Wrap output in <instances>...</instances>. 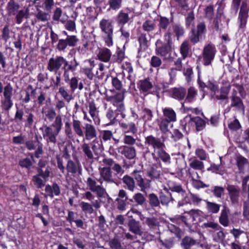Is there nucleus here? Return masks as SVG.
I'll return each instance as SVG.
<instances>
[{
	"instance_id": "f257e3e1",
	"label": "nucleus",
	"mask_w": 249,
	"mask_h": 249,
	"mask_svg": "<svg viewBox=\"0 0 249 249\" xmlns=\"http://www.w3.org/2000/svg\"><path fill=\"white\" fill-rule=\"evenodd\" d=\"M99 27L102 32V37L108 47L113 44V26L110 20L103 18L99 23Z\"/></svg>"
},
{
	"instance_id": "f03ea898",
	"label": "nucleus",
	"mask_w": 249,
	"mask_h": 249,
	"mask_svg": "<svg viewBox=\"0 0 249 249\" xmlns=\"http://www.w3.org/2000/svg\"><path fill=\"white\" fill-rule=\"evenodd\" d=\"M164 39V43H163L160 39L157 41L156 43V53L161 56L164 57L165 59H167L166 57L171 52L172 45L171 34L169 32L165 33Z\"/></svg>"
},
{
	"instance_id": "7ed1b4c3",
	"label": "nucleus",
	"mask_w": 249,
	"mask_h": 249,
	"mask_svg": "<svg viewBox=\"0 0 249 249\" xmlns=\"http://www.w3.org/2000/svg\"><path fill=\"white\" fill-rule=\"evenodd\" d=\"M42 130L43 138L45 139L48 145L49 146V150L54 151L56 142V137L59 132L54 130L49 126L45 125L40 128Z\"/></svg>"
},
{
	"instance_id": "20e7f679",
	"label": "nucleus",
	"mask_w": 249,
	"mask_h": 249,
	"mask_svg": "<svg viewBox=\"0 0 249 249\" xmlns=\"http://www.w3.org/2000/svg\"><path fill=\"white\" fill-rule=\"evenodd\" d=\"M125 92L126 90L124 89L114 95L107 96V101L110 102L114 106L116 107L117 110L122 112L124 110V100Z\"/></svg>"
},
{
	"instance_id": "39448f33",
	"label": "nucleus",
	"mask_w": 249,
	"mask_h": 249,
	"mask_svg": "<svg viewBox=\"0 0 249 249\" xmlns=\"http://www.w3.org/2000/svg\"><path fill=\"white\" fill-rule=\"evenodd\" d=\"M38 174L33 177L32 180L34 185L38 188H41L45 185L50 176V172L48 168L45 171L42 169H37Z\"/></svg>"
},
{
	"instance_id": "423d86ee",
	"label": "nucleus",
	"mask_w": 249,
	"mask_h": 249,
	"mask_svg": "<svg viewBox=\"0 0 249 249\" xmlns=\"http://www.w3.org/2000/svg\"><path fill=\"white\" fill-rule=\"evenodd\" d=\"M86 184L89 189L92 192L95 193L97 197H104L107 194L106 189L103 187L102 184H98L96 180L91 178H87Z\"/></svg>"
},
{
	"instance_id": "0eeeda50",
	"label": "nucleus",
	"mask_w": 249,
	"mask_h": 249,
	"mask_svg": "<svg viewBox=\"0 0 249 249\" xmlns=\"http://www.w3.org/2000/svg\"><path fill=\"white\" fill-rule=\"evenodd\" d=\"M216 52V49L213 45L208 44L204 47L202 53V59L203 64L205 66L211 64Z\"/></svg>"
},
{
	"instance_id": "6e6552de",
	"label": "nucleus",
	"mask_w": 249,
	"mask_h": 249,
	"mask_svg": "<svg viewBox=\"0 0 249 249\" xmlns=\"http://www.w3.org/2000/svg\"><path fill=\"white\" fill-rule=\"evenodd\" d=\"M64 63H66V62H65V58L63 56H58L55 57H52L48 62L47 70L51 72L57 74L60 68L63 66Z\"/></svg>"
},
{
	"instance_id": "1a4fd4ad",
	"label": "nucleus",
	"mask_w": 249,
	"mask_h": 249,
	"mask_svg": "<svg viewBox=\"0 0 249 249\" xmlns=\"http://www.w3.org/2000/svg\"><path fill=\"white\" fill-rule=\"evenodd\" d=\"M198 210H192L189 212H185V213H187L189 218L183 215H177L174 217L170 218V220L173 223H177L178 224L181 223H184L185 225H188V220L192 217L193 220H195V218L199 215Z\"/></svg>"
},
{
	"instance_id": "9d476101",
	"label": "nucleus",
	"mask_w": 249,
	"mask_h": 249,
	"mask_svg": "<svg viewBox=\"0 0 249 249\" xmlns=\"http://www.w3.org/2000/svg\"><path fill=\"white\" fill-rule=\"evenodd\" d=\"M100 178L98 181L100 184H102L103 181L107 183H115L114 179L113 178L112 172L110 167H104L99 168Z\"/></svg>"
},
{
	"instance_id": "9b49d317",
	"label": "nucleus",
	"mask_w": 249,
	"mask_h": 249,
	"mask_svg": "<svg viewBox=\"0 0 249 249\" xmlns=\"http://www.w3.org/2000/svg\"><path fill=\"white\" fill-rule=\"evenodd\" d=\"M78 41L75 36H68L65 39H59L57 45V49L59 51H64L68 46L74 47Z\"/></svg>"
},
{
	"instance_id": "f8f14e48",
	"label": "nucleus",
	"mask_w": 249,
	"mask_h": 249,
	"mask_svg": "<svg viewBox=\"0 0 249 249\" xmlns=\"http://www.w3.org/2000/svg\"><path fill=\"white\" fill-rule=\"evenodd\" d=\"M65 62L63 66V70L64 71L63 77L65 81L67 83L70 80V71L74 72L79 65V63L75 58L73 59V61L70 63L65 59Z\"/></svg>"
},
{
	"instance_id": "ddd939ff",
	"label": "nucleus",
	"mask_w": 249,
	"mask_h": 249,
	"mask_svg": "<svg viewBox=\"0 0 249 249\" xmlns=\"http://www.w3.org/2000/svg\"><path fill=\"white\" fill-rule=\"evenodd\" d=\"M249 10V6L247 2L243 1L242 2L238 17V18L240 20V27L241 28H244L246 26L248 17Z\"/></svg>"
},
{
	"instance_id": "4468645a",
	"label": "nucleus",
	"mask_w": 249,
	"mask_h": 249,
	"mask_svg": "<svg viewBox=\"0 0 249 249\" xmlns=\"http://www.w3.org/2000/svg\"><path fill=\"white\" fill-rule=\"evenodd\" d=\"M229 197L232 205L238 204L240 196V189L232 185H228L227 187Z\"/></svg>"
},
{
	"instance_id": "2eb2a0df",
	"label": "nucleus",
	"mask_w": 249,
	"mask_h": 249,
	"mask_svg": "<svg viewBox=\"0 0 249 249\" xmlns=\"http://www.w3.org/2000/svg\"><path fill=\"white\" fill-rule=\"evenodd\" d=\"M80 206L85 213L91 214L94 212L93 207L99 209L101 207V204L100 201L97 200L92 202L91 204L82 201L80 203Z\"/></svg>"
},
{
	"instance_id": "dca6fc26",
	"label": "nucleus",
	"mask_w": 249,
	"mask_h": 249,
	"mask_svg": "<svg viewBox=\"0 0 249 249\" xmlns=\"http://www.w3.org/2000/svg\"><path fill=\"white\" fill-rule=\"evenodd\" d=\"M118 151L126 158L132 160L136 156V149L134 147L122 145L118 148Z\"/></svg>"
},
{
	"instance_id": "f3484780",
	"label": "nucleus",
	"mask_w": 249,
	"mask_h": 249,
	"mask_svg": "<svg viewBox=\"0 0 249 249\" xmlns=\"http://www.w3.org/2000/svg\"><path fill=\"white\" fill-rule=\"evenodd\" d=\"M145 142L154 149L155 153L157 152L156 149L160 150L161 148H164L165 147L164 143L161 142L160 139L154 137L152 135L149 136L146 138Z\"/></svg>"
},
{
	"instance_id": "a211bd4d",
	"label": "nucleus",
	"mask_w": 249,
	"mask_h": 249,
	"mask_svg": "<svg viewBox=\"0 0 249 249\" xmlns=\"http://www.w3.org/2000/svg\"><path fill=\"white\" fill-rule=\"evenodd\" d=\"M152 156L156 161H158L159 159H160L164 163H170L171 162L170 155L166 152L163 148L158 150L156 153H155V150L154 151V152L152 154Z\"/></svg>"
},
{
	"instance_id": "6ab92c4d",
	"label": "nucleus",
	"mask_w": 249,
	"mask_h": 249,
	"mask_svg": "<svg viewBox=\"0 0 249 249\" xmlns=\"http://www.w3.org/2000/svg\"><path fill=\"white\" fill-rule=\"evenodd\" d=\"M111 55V52L109 49L100 48L97 53L96 59L104 62H108L110 59Z\"/></svg>"
},
{
	"instance_id": "aec40b11",
	"label": "nucleus",
	"mask_w": 249,
	"mask_h": 249,
	"mask_svg": "<svg viewBox=\"0 0 249 249\" xmlns=\"http://www.w3.org/2000/svg\"><path fill=\"white\" fill-rule=\"evenodd\" d=\"M85 131L84 132L85 139L88 141L96 137L97 132L95 127L91 124H86L84 127Z\"/></svg>"
},
{
	"instance_id": "412c9836",
	"label": "nucleus",
	"mask_w": 249,
	"mask_h": 249,
	"mask_svg": "<svg viewBox=\"0 0 249 249\" xmlns=\"http://www.w3.org/2000/svg\"><path fill=\"white\" fill-rule=\"evenodd\" d=\"M231 107H234L237 111L242 112L244 113L245 107L241 98L237 96L233 95L231 96Z\"/></svg>"
},
{
	"instance_id": "4be33fe9",
	"label": "nucleus",
	"mask_w": 249,
	"mask_h": 249,
	"mask_svg": "<svg viewBox=\"0 0 249 249\" xmlns=\"http://www.w3.org/2000/svg\"><path fill=\"white\" fill-rule=\"evenodd\" d=\"M162 112L164 118L163 119H166L171 122L176 121V113L175 111L170 107H165L162 108Z\"/></svg>"
},
{
	"instance_id": "5701e85b",
	"label": "nucleus",
	"mask_w": 249,
	"mask_h": 249,
	"mask_svg": "<svg viewBox=\"0 0 249 249\" xmlns=\"http://www.w3.org/2000/svg\"><path fill=\"white\" fill-rule=\"evenodd\" d=\"M128 226L129 230L135 235L141 236L142 234L139 222L135 220H130L128 224Z\"/></svg>"
},
{
	"instance_id": "b1692460",
	"label": "nucleus",
	"mask_w": 249,
	"mask_h": 249,
	"mask_svg": "<svg viewBox=\"0 0 249 249\" xmlns=\"http://www.w3.org/2000/svg\"><path fill=\"white\" fill-rule=\"evenodd\" d=\"M124 184L125 185V188L128 190L133 192L136 188L135 182L134 178L128 175H125L122 178Z\"/></svg>"
},
{
	"instance_id": "393cba45",
	"label": "nucleus",
	"mask_w": 249,
	"mask_h": 249,
	"mask_svg": "<svg viewBox=\"0 0 249 249\" xmlns=\"http://www.w3.org/2000/svg\"><path fill=\"white\" fill-rule=\"evenodd\" d=\"M81 147L82 151L88 160H92L94 159L93 153L91 149L89 144L84 142L83 140Z\"/></svg>"
},
{
	"instance_id": "a878e982",
	"label": "nucleus",
	"mask_w": 249,
	"mask_h": 249,
	"mask_svg": "<svg viewBox=\"0 0 249 249\" xmlns=\"http://www.w3.org/2000/svg\"><path fill=\"white\" fill-rule=\"evenodd\" d=\"M120 125L124 133L126 134L130 132L134 134L137 131L136 125L133 123H130L128 124L122 123L120 124Z\"/></svg>"
},
{
	"instance_id": "bb28decb",
	"label": "nucleus",
	"mask_w": 249,
	"mask_h": 249,
	"mask_svg": "<svg viewBox=\"0 0 249 249\" xmlns=\"http://www.w3.org/2000/svg\"><path fill=\"white\" fill-rule=\"evenodd\" d=\"M196 243V240L190 236H186L182 239L180 245L184 249H190L191 247L195 246Z\"/></svg>"
},
{
	"instance_id": "cd10ccee",
	"label": "nucleus",
	"mask_w": 249,
	"mask_h": 249,
	"mask_svg": "<svg viewBox=\"0 0 249 249\" xmlns=\"http://www.w3.org/2000/svg\"><path fill=\"white\" fill-rule=\"evenodd\" d=\"M229 210L226 208L223 209L220 213L219 222L224 227H228L229 225Z\"/></svg>"
},
{
	"instance_id": "c85d7f7f",
	"label": "nucleus",
	"mask_w": 249,
	"mask_h": 249,
	"mask_svg": "<svg viewBox=\"0 0 249 249\" xmlns=\"http://www.w3.org/2000/svg\"><path fill=\"white\" fill-rule=\"evenodd\" d=\"M19 5L18 3L15 2L13 0H10L7 5V11L8 15H14L19 11Z\"/></svg>"
},
{
	"instance_id": "c756f323",
	"label": "nucleus",
	"mask_w": 249,
	"mask_h": 249,
	"mask_svg": "<svg viewBox=\"0 0 249 249\" xmlns=\"http://www.w3.org/2000/svg\"><path fill=\"white\" fill-rule=\"evenodd\" d=\"M130 18H129L128 14L123 10L120 11L116 17V21L117 23L121 25V26H124L125 24L130 20Z\"/></svg>"
},
{
	"instance_id": "7c9ffc66",
	"label": "nucleus",
	"mask_w": 249,
	"mask_h": 249,
	"mask_svg": "<svg viewBox=\"0 0 249 249\" xmlns=\"http://www.w3.org/2000/svg\"><path fill=\"white\" fill-rule=\"evenodd\" d=\"M70 85L71 88V93H73L75 90L78 88L79 90H81L83 88V84L82 82L78 83V78L76 77H72L67 82Z\"/></svg>"
},
{
	"instance_id": "2f4dec72",
	"label": "nucleus",
	"mask_w": 249,
	"mask_h": 249,
	"mask_svg": "<svg viewBox=\"0 0 249 249\" xmlns=\"http://www.w3.org/2000/svg\"><path fill=\"white\" fill-rule=\"evenodd\" d=\"M172 91L173 97L179 100L184 99L186 93L185 89L182 87L174 88Z\"/></svg>"
},
{
	"instance_id": "473e14b6",
	"label": "nucleus",
	"mask_w": 249,
	"mask_h": 249,
	"mask_svg": "<svg viewBox=\"0 0 249 249\" xmlns=\"http://www.w3.org/2000/svg\"><path fill=\"white\" fill-rule=\"evenodd\" d=\"M189 166L196 170L203 171L204 169L203 162L196 158L190 160Z\"/></svg>"
},
{
	"instance_id": "72a5a7b5",
	"label": "nucleus",
	"mask_w": 249,
	"mask_h": 249,
	"mask_svg": "<svg viewBox=\"0 0 249 249\" xmlns=\"http://www.w3.org/2000/svg\"><path fill=\"white\" fill-rule=\"evenodd\" d=\"M138 85L140 89L143 92H147L153 87L152 83L148 79L140 80Z\"/></svg>"
},
{
	"instance_id": "f704fd0d",
	"label": "nucleus",
	"mask_w": 249,
	"mask_h": 249,
	"mask_svg": "<svg viewBox=\"0 0 249 249\" xmlns=\"http://www.w3.org/2000/svg\"><path fill=\"white\" fill-rule=\"evenodd\" d=\"M189 117L190 118V121L195 124L197 131H201L204 129L206 125V123L204 120L199 117L193 118L190 116Z\"/></svg>"
},
{
	"instance_id": "c9c22d12",
	"label": "nucleus",
	"mask_w": 249,
	"mask_h": 249,
	"mask_svg": "<svg viewBox=\"0 0 249 249\" xmlns=\"http://www.w3.org/2000/svg\"><path fill=\"white\" fill-rule=\"evenodd\" d=\"M160 202L163 205L168 206L169 203L173 202L174 199L170 193H161L160 196Z\"/></svg>"
},
{
	"instance_id": "e433bc0d",
	"label": "nucleus",
	"mask_w": 249,
	"mask_h": 249,
	"mask_svg": "<svg viewBox=\"0 0 249 249\" xmlns=\"http://www.w3.org/2000/svg\"><path fill=\"white\" fill-rule=\"evenodd\" d=\"M73 129L79 137H83L84 135V131L81 127V123L77 120H73L72 121Z\"/></svg>"
},
{
	"instance_id": "4c0bfd02",
	"label": "nucleus",
	"mask_w": 249,
	"mask_h": 249,
	"mask_svg": "<svg viewBox=\"0 0 249 249\" xmlns=\"http://www.w3.org/2000/svg\"><path fill=\"white\" fill-rule=\"evenodd\" d=\"M88 62L89 63V67L83 69L84 72L87 77L92 80L94 76V74L92 72V69L94 67V61L92 59H89Z\"/></svg>"
},
{
	"instance_id": "58836bf2",
	"label": "nucleus",
	"mask_w": 249,
	"mask_h": 249,
	"mask_svg": "<svg viewBox=\"0 0 249 249\" xmlns=\"http://www.w3.org/2000/svg\"><path fill=\"white\" fill-rule=\"evenodd\" d=\"M237 165L240 171L243 172L245 166L249 164L248 160L242 156H238L236 159Z\"/></svg>"
},
{
	"instance_id": "ea45409f",
	"label": "nucleus",
	"mask_w": 249,
	"mask_h": 249,
	"mask_svg": "<svg viewBox=\"0 0 249 249\" xmlns=\"http://www.w3.org/2000/svg\"><path fill=\"white\" fill-rule=\"evenodd\" d=\"M63 126L62 117L60 115H57L54 122L52 124V126L54 128V130L60 132Z\"/></svg>"
},
{
	"instance_id": "a19ab883",
	"label": "nucleus",
	"mask_w": 249,
	"mask_h": 249,
	"mask_svg": "<svg viewBox=\"0 0 249 249\" xmlns=\"http://www.w3.org/2000/svg\"><path fill=\"white\" fill-rule=\"evenodd\" d=\"M145 223L150 229H155L159 226V221L158 219L154 217L145 218Z\"/></svg>"
},
{
	"instance_id": "79ce46f5",
	"label": "nucleus",
	"mask_w": 249,
	"mask_h": 249,
	"mask_svg": "<svg viewBox=\"0 0 249 249\" xmlns=\"http://www.w3.org/2000/svg\"><path fill=\"white\" fill-rule=\"evenodd\" d=\"M59 93L61 94L62 97L64 98L68 103L73 99L72 93L69 94L64 87H61L58 89Z\"/></svg>"
},
{
	"instance_id": "37998d69",
	"label": "nucleus",
	"mask_w": 249,
	"mask_h": 249,
	"mask_svg": "<svg viewBox=\"0 0 249 249\" xmlns=\"http://www.w3.org/2000/svg\"><path fill=\"white\" fill-rule=\"evenodd\" d=\"M28 9H27L26 10H19L16 15V22L18 24H20L23 20L24 18H28Z\"/></svg>"
},
{
	"instance_id": "c03bdc74",
	"label": "nucleus",
	"mask_w": 249,
	"mask_h": 249,
	"mask_svg": "<svg viewBox=\"0 0 249 249\" xmlns=\"http://www.w3.org/2000/svg\"><path fill=\"white\" fill-rule=\"evenodd\" d=\"M169 189L172 192H177L178 194L179 198L181 199L184 197L185 192L182 189L181 185H170Z\"/></svg>"
},
{
	"instance_id": "a18cd8bd",
	"label": "nucleus",
	"mask_w": 249,
	"mask_h": 249,
	"mask_svg": "<svg viewBox=\"0 0 249 249\" xmlns=\"http://www.w3.org/2000/svg\"><path fill=\"white\" fill-rule=\"evenodd\" d=\"M1 107L3 110L8 112L13 106V102L10 98H4L1 100Z\"/></svg>"
},
{
	"instance_id": "49530a36",
	"label": "nucleus",
	"mask_w": 249,
	"mask_h": 249,
	"mask_svg": "<svg viewBox=\"0 0 249 249\" xmlns=\"http://www.w3.org/2000/svg\"><path fill=\"white\" fill-rule=\"evenodd\" d=\"M170 122L167 121L166 119H161L159 121L158 125L159 126L160 130L162 133L166 134L169 131V124Z\"/></svg>"
},
{
	"instance_id": "de8ad7c7",
	"label": "nucleus",
	"mask_w": 249,
	"mask_h": 249,
	"mask_svg": "<svg viewBox=\"0 0 249 249\" xmlns=\"http://www.w3.org/2000/svg\"><path fill=\"white\" fill-rule=\"evenodd\" d=\"M229 92V89L227 87H223L221 88L219 94L216 93L214 97L217 100H225L228 99V95Z\"/></svg>"
},
{
	"instance_id": "09e8293b",
	"label": "nucleus",
	"mask_w": 249,
	"mask_h": 249,
	"mask_svg": "<svg viewBox=\"0 0 249 249\" xmlns=\"http://www.w3.org/2000/svg\"><path fill=\"white\" fill-rule=\"evenodd\" d=\"M159 34H160L161 30H166L169 24V19L163 17H160L159 19Z\"/></svg>"
},
{
	"instance_id": "8fccbe9b",
	"label": "nucleus",
	"mask_w": 249,
	"mask_h": 249,
	"mask_svg": "<svg viewBox=\"0 0 249 249\" xmlns=\"http://www.w3.org/2000/svg\"><path fill=\"white\" fill-rule=\"evenodd\" d=\"M208 211L212 213H217L220 210V205L213 202L207 201Z\"/></svg>"
},
{
	"instance_id": "3c124183",
	"label": "nucleus",
	"mask_w": 249,
	"mask_h": 249,
	"mask_svg": "<svg viewBox=\"0 0 249 249\" xmlns=\"http://www.w3.org/2000/svg\"><path fill=\"white\" fill-rule=\"evenodd\" d=\"M147 175L152 179H158L160 177V171L151 167L147 170Z\"/></svg>"
},
{
	"instance_id": "603ef678",
	"label": "nucleus",
	"mask_w": 249,
	"mask_h": 249,
	"mask_svg": "<svg viewBox=\"0 0 249 249\" xmlns=\"http://www.w3.org/2000/svg\"><path fill=\"white\" fill-rule=\"evenodd\" d=\"M122 0H108V4L109 9L117 10L122 6Z\"/></svg>"
},
{
	"instance_id": "864d4df0",
	"label": "nucleus",
	"mask_w": 249,
	"mask_h": 249,
	"mask_svg": "<svg viewBox=\"0 0 249 249\" xmlns=\"http://www.w3.org/2000/svg\"><path fill=\"white\" fill-rule=\"evenodd\" d=\"M108 245L111 249H123L120 241L115 238L110 239Z\"/></svg>"
},
{
	"instance_id": "5fc2aeb1",
	"label": "nucleus",
	"mask_w": 249,
	"mask_h": 249,
	"mask_svg": "<svg viewBox=\"0 0 249 249\" xmlns=\"http://www.w3.org/2000/svg\"><path fill=\"white\" fill-rule=\"evenodd\" d=\"M156 24L152 21L146 20L142 24V29L146 32H151L154 30Z\"/></svg>"
},
{
	"instance_id": "6e6d98bb",
	"label": "nucleus",
	"mask_w": 249,
	"mask_h": 249,
	"mask_svg": "<svg viewBox=\"0 0 249 249\" xmlns=\"http://www.w3.org/2000/svg\"><path fill=\"white\" fill-rule=\"evenodd\" d=\"M197 94L196 90L193 87H190L188 89V93L185 101L192 102Z\"/></svg>"
},
{
	"instance_id": "4d7b16f0",
	"label": "nucleus",
	"mask_w": 249,
	"mask_h": 249,
	"mask_svg": "<svg viewBox=\"0 0 249 249\" xmlns=\"http://www.w3.org/2000/svg\"><path fill=\"white\" fill-rule=\"evenodd\" d=\"M149 204L152 207H158L160 204L158 196L152 193L149 195Z\"/></svg>"
},
{
	"instance_id": "13d9d810",
	"label": "nucleus",
	"mask_w": 249,
	"mask_h": 249,
	"mask_svg": "<svg viewBox=\"0 0 249 249\" xmlns=\"http://www.w3.org/2000/svg\"><path fill=\"white\" fill-rule=\"evenodd\" d=\"M201 227L203 229L211 228L215 230H218L220 228H221L220 226L218 225V223L213 221H207L204 223L202 225Z\"/></svg>"
},
{
	"instance_id": "bf43d9fd",
	"label": "nucleus",
	"mask_w": 249,
	"mask_h": 249,
	"mask_svg": "<svg viewBox=\"0 0 249 249\" xmlns=\"http://www.w3.org/2000/svg\"><path fill=\"white\" fill-rule=\"evenodd\" d=\"M36 17L38 20L45 22L49 20L50 16L45 12L38 10L36 15Z\"/></svg>"
},
{
	"instance_id": "052dcab7",
	"label": "nucleus",
	"mask_w": 249,
	"mask_h": 249,
	"mask_svg": "<svg viewBox=\"0 0 249 249\" xmlns=\"http://www.w3.org/2000/svg\"><path fill=\"white\" fill-rule=\"evenodd\" d=\"M151 181L150 180H145L144 179L137 183L138 186L141 188V191L145 192L146 189L151 187Z\"/></svg>"
},
{
	"instance_id": "680f3d73",
	"label": "nucleus",
	"mask_w": 249,
	"mask_h": 249,
	"mask_svg": "<svg viewBox=\"0 0 249 249\" xmlns=\"http://www.w3.org/2000/svg\"><path fill=\"white\" fill-rule=\"evenodd\" d=\"M180 52L183 57H186L189 53V44L187 41L183 42L180 48Z\"/></svg>"
},
{
	"instance_id": "e2e57ef3",
	"label": "nucleus",
	"mask_w": 249,
	"mask_h": 249,
	"mask_svg": "<svg viewBox=\"0 0 249 249\" xmlns=\"http://www.w3.org/2000/svg\"><path fill=\"white\" fill-rule=\"evenodd\" d=\"M54 4V0H44L42 5L46 11L51 12Z\"/></svg>"
},
{
	"instance_id": "0e129e2a",
	"label": "nucleus",
	"mask_w": 249,
	"mask_h": 249,
	"mask_svg": "<svg viewBox=\"0 0 249 249\" xmlns=\"http://www.w3.org/2000/svg\"><path fill=\"white\" fill-rule=\"evenodd\" d=\"M89 113L91 117L94 119L97 113V108L93 101L89 103Z\"/></svg>"
},
{
	"instance_id": "69168bd1",
	"label": "nucleus",
	"mask_w": 249,
	"mask_h": 249,
	"mask_svg": "<svg viewBox=\"0 0 249 249\" xmlns=\"http://www.w3.org/2000/svg\"><path fill=\"white\" fill-rule=\"evenodd\" d=\"M133 199L138 204L140 205H142L145 201V197L140 193L135 194L133 196Z\"/></svg>"
},
{
	"instance_id": "338daca9",
	"label": "nucleus",
	"mask_w": 249,
	"mask_h": 249,
	"mask_svg": "<svg viewBox=\"0 0 249 249\" xmlns=\"http://www.w3.org/2000/svg\"><path fill=\"white\" fill-rule=\"evenodd\" d=\"M102 138L105 142L110 141L113 138V133L108 130H103L101 132Z\"/></svg>"
},
{
	"instance_id": "774afa93",
	"label": "nucleus",
	"mask_w": 249,
	"mask_h": 249,
	"mask_svg": "<svg viewBox=\"0 0 249 249\" xmlns=\"http://www.w3.org/2000/svg\"><path fill=\"white\" fill-rule=\"evenodd\" d=\"M243 214L246 219L249 220V199L247 198V200L243 203Z\"/></svg>"
}]
</instances>
